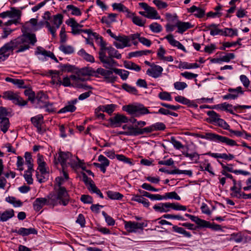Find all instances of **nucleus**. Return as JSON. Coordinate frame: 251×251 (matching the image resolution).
I'll return each instance as SVG.
<instances>
[{
  "instance_id": "nucleus-1",
  "label": "nucleus",
  "mask_w": 251,
  "mask_h": 251,
  "mask_svg": "<svg viewBox=\"0 0 251 251\" xmlns=\"http://www.w3.org/2000/svg\"><path fill=\"white\" fill-rule=\"evenodd\" d=\"M63 180V179L61 177H58L56 178L58 188H55V193H50L48 196L49 199V202L53 206L58 204L66 206L70 201V197L67 191L64 187L61 186Z\"/></svg>"
},
{
  "instance_id": "nucleus-2",
  "label": "nucleus",
  "mask_w": 251,
  "mask_h": 251,
  "mask_svg": "<svg viewBox=\"0 0 251 251\" xmlns=\"http://www.w3.org/2000/svg\"><path fill=\"white\" fill-rule=\"evenodd\" d=\"M99 58L101 63L104 64L106 68L116 66L118 64L113 58H115L120 59L122 58V54L112 46H104V49L100 50L99 52Z\"/></svg>"
},
{
  "instance_id": "nucleus-3",
  "label": "nucleus",
  "mask_w": 251,
  "mask_h": 251,
  "mask_svg": "<svg viewBox=\"0 0 251 251\" xmlns=\"http://www.w3.org/2000/svg\"><path fill=\"white\" fill-rule=\"evenodd\" d=\"M16 52H23L30 48L29 44L34 46L37 42L36 35L34 33H26L10 41Z\"/></svg>"
},
{
  "instance_id": "nucleus-4",
  "label": "nucleus",
  "mask_w": 251,
  "mask_h": 251,
  "mask_svg": "<svg viewBox=\"0 0 251 251\" xmlns=\"http://www.w3.org/2000/svg\"><path fill=\"white\" fill-rule=\"evenodd\" d=\"M63 15L61 14H57L53 16V25H51L50 22L48 21H41L39 23H37V25L39 28H41L44 25H45L48 28L49 31L51 34L52 38H55L56 37V30L62 25L63 23Z\"/></svg>"
},
{
  "instance_id": "nucleus-5",
  "label": "nucleus",
  "mask_w": 251,
  "mask_h": 251,
  "mask_svg": "<svg viewBox=\"0 0 251 251\" xmlns=\"http://www.w3.org/2000/svg\"><path fill=\"white\" fill-rule=\"evenodd\" d=\"M194 136L196 137L225 143L230 146H238L236 141L232 139L211 132L205 133V135L196 133Z\"/></svg>"
},
{
  "instance_id": "nucleus-6",
  "label": "nucleus",
  "mask_w": 251,
  "mask_h": 251,
  "mask_svg": "<svg viewBox=\"0 0 251 251\" xmlns=\"http://www.w3.org/2000/svg\"><path fill=\"white\" fill-rule=\"evenodd\" d=\"M123 110L136 117L150 113L149 110L142 104L138 105H128L124 106Z\"/></svg>"
},
{
  "instance_id": "nucleus-7",
  "label": "nucleus",
  "mask_w": 251,
  "mask_h": 251,
  "mask_svg": "<svg viewBox=\"0 0 251 251\" xmlns=\"http://www.w3.org/2000/svg\"><path fill=\"white\" fill-rule=\"evenodd\" d=\"M124 224L125 228L128 233L136 232L138 229L143 230L144 227L147 226V224L144 222L138 223L125 221Z\"/></svg>"
},
{
  "instance_id": "nucleus-8",
  "label": "nucleus",
  "mask_w": 251,
  "mask_h": 251,
  "mask_svg": "<svg viewBox=\"0 0 251 251\" xmlns=\"http://www.w3.org/2000/svg\"><path fill=\"white\" fill-rule=\"evenodd\" d=\"M66 24L72 28L71 33L73 35L79 34L82 32L90 35L92 32V30L90 29H79L78 27L77 22L73 18H71L67 20L66 21Z\"/></svg>"
},
{
  "instance_id": "nucleus-9",
  "label": "nucleus",
  "mask_w": 251,
  "mask_h": 251,
  "mask_svg": "<svg viewBox=\"0 0 251 251\" xmlns=\"http://www.w3.org/2000/svg\"><path fill=\"white\" fill-rule=\"evenodd\" d=\"M2 97L5 99L11 100L15 104L20 106H25L27 104V101L23 100L18 95L11 91L4 92Z\"/></svg>"
},
{
  "instance_id": "nucleus-10",
  "label": "nucleus",
  "mask_w": 251,
  "mask_h": 251,
  "mask_svg": "<svg viewBox=\"0 0 251 251\" xmlns=\"http://www.w3.org/2000/svg\"><path fill=\"white\" fill-rule=\"evenodd\" d=\"M50 73L52 75V83L54 84L55 83V78H57L58 82L59 84H62L65 87L70 86L71 85V81L70 77H65L63 78V80L61 81V78L59 77L60 73L58 71H50Z\"/></svg>"
},
{
  "instance_id": "nucleus-11",
  "label": "nucleus",
  "mask_w": 251,
  "mask_h": 251,
  "mask_svg": "<svg viewBox=\"0 0 251 251\" xmlns=\"http://www.w3.org/2000/svg\"><path fill=\"white\" fill-rule=\"evenodd\" d=\"M139 5L147 12L146 18L151 19H159L160 18L157 11L154 8L149 6L147 3L141 2Z\"/></svg>"
},
{
  "instance_id": "nucleus-12",
  "label": "nucleus",
  "mask_w": 251,
  "mask_h": 251,
  "mask_svg": "<svg viewBox=\"0 0 251 251\" xmlns=\"http://www.w3.org/2000/svg\"><path fill=\"white\" fill-rule=\"evenodd\" d=\"M117 41L114 42L113 44L117 49H123L126 47H130V38L127 36H119L115 39Z\"/></svg>"
},
{
  "instance_id": "nucleus-13",
  "label": "nucleus",
  "mask_w": 251,
  "mask_h": 251,
  "mask_svg": "<svg viewBox=\"0 0 251 251\" xmlns=\"http://www.w3.org/2000/svg\"><path fill=\"white\" fill-rule=\"evenodd\" d=\"M111 126L119 127L123 123L128 122V118L125 115L117 114L114 117L110 118L109 120Z\"/></svg>"
},
{
  "instance_id": "nucleus-14",
  "label": "nucleus",
  "mask_w": 251,
  "mask_h": 251,
  "mask_svg": "<svg viewBox=\"0 0 251 251\" xmlns=\"http://www.w3.org/2000/svg\"><path fill=\"white\" fill-rule=\"evenodd\" d=\"M32 124L37 128L39 133L43 134L45 132V129L42 127L44 123L43 116L41 114L38 115L31 118Z\"/></svg>"
},
{
  "instance_id": "nucleus-15",
  "label": "nucleus",
  "mask_w": 251,
  "mask_h": 251,
  "mask_svg": "<svg viewBox=\"0 0 251 251\" xmlns=\"http://www.w3.org/2000/svg\"><path fill=\"white\" fill-rule=\"evenodd\" d=\"M22 12L14 7H11L10 11H7L0 13V18H5L7 17L13 19H20Z\"/></svg>"
},
{
  "instance_id": "nucleus-16",
  "label": "nucleus",
  "mask_w": 251,
  "mask_h": 251,
  "mask_svg": "<svg viewBox=\"0 0 251 251\" xmlns=\"http://www.w3.org/2000/svg\"><path fill=\"white\" fill-rule=\"evenodd\" d=\"M163 70L162 67L154 64L148 69L147 74L152 77L157 78L161 75Z\"/></svg>"
},
{
  "instance_id": "nucleus-17",
  "label": "nucleus",
  "mask_w": 251,
  "mask_h": 251,
  "mask_svg": "<svg viewBox=\"0 0 251 251\" xmlns=\"http://www.w3.org/2000/svg\"><path fill=\"white\" fill-rule=\"evenodd\" d=\"M14 50L11 41L4 44L0 49V54L4 58H7Z\"/></svg>"
},
{
  "instance_id": "nucleus-18",
  "label": "nucleus",
  "mask_w": 251,
  "mask_h": 251,
  "mask_svg": "<svg viewBox=\"0 0 251 251\" xmlns=\"http://www.w3.org/2000/svg\"><path fill=\"white\" fill-rule=\"evenodd\" d=\"M51 204L49 202V199L45 198H37L33 202V206L34 209L39 211L45 205Z\"/></svg>"
},
{
  "instance_id": "nucleus-19",
  "label": "nucleus",
  "mask_w": 251,
  "mask_h": 251,
  "mask_svg": "<svg viewBox=\"0 0 251 251\" xmlns=\"http://www.w3.org/2000/svg\"><path fill=\"white\" fill-rule=\"evenodd\" d=\"M228 91L232 93L225 95L223 97L224 99L226 100L230 99L234 100L238 97L239 93L241 94H243V91L242 90L241 87H238L236 89L229 88L228 89Z\"/></svg>"
},
{
  "instance_id": "nucleus-20",
  "label": "nucleus",
  "mask_w": 251,
  "mask_h": 251,
  "mask_svg": "<svg viewBox=\"0 0 251 251\" xmlns=\"http://www.w3.org/2000/svg\"><path fill=\"white\" fill-rule=\"evenodd\" d=\"M207 114L210 117L212 122L224 123V126H223L226 129H228L229 126L223 120L220 119L219 114L214 111H209L207 112Z\"/></svg>"
},
{
  "instance_id": "nucleus-21",
  "label": "nucleus",
  "mask_w": 251,
  "mask_h": 251,
  "mask_svg": "<svg viewBox=\"0 0 251 251\" xmlns=\"http://www.w3.org/2000/svg\"><path fill=\"white\" fill-rule=\"evenodd\" d=\"M175 26L178 28L177 32L181 34H182L186 30L193 27V26L189 22H183L181 21H177Z\"/></svg>"
},
{
  "instance_id": "nucleus-22",
  "label": "nucleus",
  "mask_w": 251,
  "mask_h": 251,
  "mask_svg": "<svg viewBox=\"0 0 251 251\" xmlns=\"http://www.w3.org/2000/svg\"><path fill=\"white\" fill-rule=\"evenodd\" d=\"M165 38L168 40V42L172 46L176 47L178 49L182 50L184 52H186L184 47L179 41L176 40L174 38V36L172 34H169L167 35Z\"/></svg>"
},
{
  "instance_id": "nucleus-23",
  "label": "nucleus",
  "mask_w": 251,
  "mask_h": 251,
  "mask_svg": "<svg viewBox=\"0 0 251 251\" xmlns=\"http://www.w3.org/2000/svg\"><path fill=\"white\" fill-rule=\"evenodd\" d=\"M13 232L17 233L18 234L23 236H27L30 234H37V231L34 228H25L24 227H21L18 230H13Z\"/></svg>"
},
{
  "instance_id": "nucleus-24",
  "label": "nucleus",
  "mask_w": 251,
  "mask_h": 251,
  "mask_svg": "<svg viewBox=\"0 0 251 251\" xmlns=\"http://www.w3.org/2000/svg\"><path fill=\"white\" fill-rule=\"evenodd\" d=\"M200 227H207L212 229L214 230H222L221 226L219 225L215 224L214 223H211L208 221L202 220Z\"/></svg>"
},
{
  "instance_id": "nucleus-25",
  "label": "nucleus",
  "mask_w": 251,
  "mask_h": 251,
  "mask_svg": "<svg viewBox=\"0 0 251 251\" xmlns=\"http://www.w3.org/2000/svg\"><path fill=\"white\" fill-rule=\"evenodd\" d=\"M71 156V153L69 152L60 151L59 152L58 161L60 163L62 168L66 166V161Z\"/></svg>"
},
{
  "instance_id": "nucleus-26",
  "label": "nucleus",
  "mask_w": 251,
  "mask_h": 251,
  "mask_svg": "<svg viewBox=\"0 0 251 251\" xmlns=\"http://www.w3.org/2000/svg\"><path fill=\"white\" fill-rule=\"evenodd\" d=\"M218 25L212 24L206 26L207 29L210 30V33L211 35L215 36L218 34L222 35L223 30L218 28Z\"/></svg>"
},
{
  "instance_id": "nucleus-27",
  "label": "nucleus",
  "mask_w": 251,
  "mask_h": 251,
  "mask_svg": "<svg viewBox=\"0 0 251 251\" xmlns=\"http://www.w3.org/2000/svg\"><path fill=\"white\" fill-rule=\"evenodd\" d=\"M92 35L95 38L98 44L100 46V50H102L104 49V46H106V43L103 41V38L96 32H93L92 31L89 35Z\"/></svg>"
},
{
  "instance_id": "nucleus-28",
  "label": "nucleus",
  "mask_w": 251,
  "mask_h": 251,
  "mask_svg": "<svg viewBox=\"0 0 251 251\" xmlns=\"http://www.w3.org/2000/svg\"><path fill=\"white\" fill-rule=\"evenodd\" d=\"M131 200L141 203L146 207H148L150 205L149 201L141 196L135 195L132 198Z\"/></svg>"
},
{
  "instance_id": "nucleus-29",
  "label": "nucleus",
  "mask_w": 251,
  "mask_h": 251,
  "mask_svg": "<svg viewBox=\"0 0 251 251\" xmlns=\"http://www.w3.org/2000/svg\"><path fill=\"white\" fill-rule=\"evenodd\" d=\"M0 126L1 131L5 133L10 126L9 119L8 118H2L0 122Z\"/></svg>"
},
{
  "instance_id": "nucleus-30",
  "label": "nucleus",
  "mask_w": 251,
  "mask_h": 251,
  "mask_svg": "<svg viewBox=\"0 0 251 251\" xmlns=\"http://www.w3.org/2000/svg\"><path fill=\"white\" fill-rule=\"evenodd\" d=\"M116 105L114 104H107L105 105H100V109L102 112H105L108 114L111 115L115 110Z\"/></svg>"
},
{
  "instance_id": "nucleus-31",
  "label": "nucleus",
  "mask_w": 251,
  "mask_h": 251,
  "mask_svg": "<svg viewBox=\"0 0 251 251\" xmlns=\"http://www.w3.org/2000/svg\"><path fill=\"white\" fill-rule=\"evenodd\" d=\"M14 216V211L13 210H6L1 214L0 220L2 222L6 221Z\"/></svg>"
},
{
  "instance_id": "nucleus-32",
  "label": "nucleus",
  "mask_w": 251,
  "mask_h": 251,
  "mask_svg": "<svg viewBox=\"0 0 251 251\" xmlns=\"http://www.w3.org/2000/svg\"><path fill=\"white\" fill-rule=\"evenodd\" d=\"M169 203H161L158 205H155L153 208L155 210L160 212H167L169 209Z\"/></svg>"
},
{
  "instance_id": "nucleus-33",
  "label": "nucleus",
  "mask_w": 251,
  "mask_h": 251,
  "mask_svg": "<svg viewBox=\"0 0 251 251\" xmlns=\"http://www.w3.org/2000/svg\"><path fill=\"white\" fill-rule=\"evenodd\" d=\"M112 7L114 9H117L119 10L120 12H126L128 13V16L130 17V15H133V14L130 13L129 12L128 9L122 3H114L112 5Z\"/></svg>"
},
{
  "instance_id": "nucleus-34",
  "label": "nucleus",
  "mask_w": 251,
  "mask_h": 251,
  "mask_svg": "<svg viewBox=\"0 0 251 251\" xmlns=\"http://www.w3.org/2000/svg\"><path fill=\"white\" fill-rule=\"evenodd\" d=\"M124 66L126 69L133 70L136 72H139L141 69L140 66L132 62L125 61L124 62Z\"/></svg>"
},
{
  "instance_id": "nucleus-35",
  "label": "nucleus",
  "mask_w": 251,
  "mask_h": 251,
  "mask_svg": "<svg viewBox=\"0 0 251 251\" xmlns=\"http://www.w3.org/2000/svg\"><path fill=\"white\" fill-rule=\"evenodd\" d=\"M237 30L231 28H225L223 30L222 35L233 37L237 35Z\"/></svg>"
},
{
  "instance_id": "nucleus-36",
  "label": "nucleus",
  "mask_w": 251,
  "mask_h": 251,
  "mask_svg": "<svg viewBox=\"0 0 251 251\" xmlns=\"http://www.w3.org/2000/svg\"><path fill=\"white\" fill-rule=\"evenodd\" d=\"M37 100L38 103L40 105L42 103L43 105L45 104V101H47L48 99V96L43 92L38 93L35 98Z\"/></svg>"
},
{
  "instance_id": "nucleus-37",
  "label": "nucleus",
  "mask_w": 251,
  "mask_h": 251,
  "mask_svg": "<svg viewBox=\"0 0 251 251\" xmlns=\"http://www.w3.org/2000/svg\"><path fill=\"white\" fill-rule=\"evenodd\" d=\"M139 127L135 126H129L127 127V130L126 131V135L128 136H138L139 135Z\"/></svg>"
},
{
  "instance_id": "nucleus-38",
  "label": "nucleus",
  "mask_w": 251,
  "mask_h": 251,
  "mask_svg": "<svg viewBox=\"0 0 251 251\" xmlns=\"http://www.w3.org/2000/svg\"><path fill=\"white\" fill-rule=\"evenodd\" d=\"M234 57V55L232 53H227L226 55H224L218 59H213L212 61L214 62L215 60H216L217 62H229L231 59H233Z\"/></svg>"
},
{
  "instance_id": "nucleus-39",
  "label": "nucleus",
  "mask_w": 251,
  "mask_h": 251,
  "mask_svg": "<svg viewBox=\"0 0 251 251\" xmlns=\"http://www.w3.org/2000/svg\"><path fill=\"white\" fill-rule=\"evenodd\" d=\"M107 196L111 200H121L123 198V195L119 192L108 191Z\"/></svg>"
},
{
  "instance_id": "nucleus-40",
  "label": "nucleus",
  "mask_w": 251,
  "mask_h": 251,
  "mask_svg": "<svg viewBox=\"0 0 251 251\" xmlns=\"http://www.w3.org/2000/svg\"><path fill=\"white\" fill-rule=\"evenodd\" d=\"M234 197L238 199H251V193L249 194H246L245 193H241L240 186V188H239L238 190H237L234 192Z\"/></svg>"
},
{
  "instance_id": "nucleus-41",
  "label": "nucleus",
  "mask_w": 251,
  "mask_h": 251,
  "mask_svg": "<svg viewBox=\"0 0 251 251\" xmlns=\"http://www.w3.org/2000/svg\"><path fill=\"white\" fill-rule=\"evenodd\" d=\"M25 162L27 165L28 169H33V159L32 158L31 154L29 152H26L25 154Z\"/></svg>"
},
{
  "instance_id": "nucleus-42",
  "label": "nucleus",
  "mask_w": 251,
  "mask_h": 251,
  "mask_svg": "<svg viewBox=\"0 0 251 251\" xmlns=\"http://www.w3.org/2000/svg\"><path fill=\"white\" fill-rule=\"evenodd\" d=\"M122 88L126 92L134 94L137 95L138 93L137 90L135 87L131 86L127 83H124L122 86Z\"/></svg>"
},
{
  "instance_id": "nucleus-43",
  "label": "nucleus",
  "mask_w": 251,
  "mask_h": 251,
  "mask_svg": "<svg viewBox=\"0 0 251 251\" xmlns=\"http://www.w3.org/2000/svg\"><path fill=\"white\" fill-rule=\"evenodd\" d=\"M112 71L116 74L120 75L121 78L123 80H126L127 78L129 75V72L125 70L123 71L117 68H114L112 69Z\"/></svg>"
},
{
  "instance_id": "nucleus-44",
  "label": "nucleus",
  "mask_w": 251,
  "mask_h": 251,
  "mask_svg": "<svg viewBox=\"0 0 251 251\" xmlns=\"http://www.w3.org/2000/svg\"><path fill=\"white\" fill-rule=\"evenodd\" d=\"M80 54L81 55V56L86 61L90 62H94L95 59L94 57L87 53L84 50L81 49L79 51Z\"/></svg>"
},
{
  "instance_id": "nucleus-45",
  "label": "nucleus",
  "mask_w": 251,
  "mask_h": 251,
  "mask_svg": "<svg viewBox=\"0 0 251 251\" xmlns=\"http://www.w3.org/2000/svg\"><path fill=\"white\" fill-rule=\"evenodd\" d=\"M33 169H27L24 175V177L28 184L33 183V180L32 178V172Z\"/></svg>"
},
{
  "instance_id": "nucleus-46",
  "label": "nucleus",
  "mask_w": 251,
  "mask_h": 251,
  "mask_svg": "<svg viewBox=\"0 0 251 251\" xmlns=\"http://www.w3.org/2000/svg\"><path fill=\"white\" fill-rule=\"evenodd\" d=\"M199 67V65L197 63H188L187 62H181L179 64V68L183 69H192L197 68Z\"/></svg>"
},
{
  "instance_id": "nucleus-47",
  "label": "nucleus",
  "mask_w": 251,
  "mask_h": 251,
  "mask_svg": "<svg viewBox=\"0 0 251 251\" xmlns=\"http://www.w3.org/2000/svg\"><path fill=\"white\" fill-rule=\"evenodd\" d=\"M67 8L69 10H71V14L75 16H80L81 12L79 8L73 5L70 4L67 6Z\"/></svg>"
},
{
  "instance_id": "nucleus-48",
  "label": "nucleus",
  "mask_w": 251,
  "mask_h": 251,
  "mask_svg": "<svg viewBox=\"0 0 251 251\" xmlns=\"http://www.w3.org/2000/svg\"><path fill=\"white\" fill-rule=\"evenodd\" d=\"M71 78V81H72V85L73 86H75L77 87H80L79 85L77 84V83L80 81H84L85 80V78H80L78 77H77V75H72L70 76Z\"/></svg>"
},
{
  "instance_id": "nucleus-49",
  "label": "nucleus",
  "mask_w": 251,
  "mask_h": 251,
  "mask_svg": "<svg viewBox=\"0 0 251 251\" xmlns=\"http://www.w3.org/2000/svg\"><path fill=\"white\" fill-rule=\"evenodd\" d=\"M163 199H175L176 200H180V197L177 195V194L176 192H172L169 193H165V196H163Z\"/></svg>"
},
{
  "instance_id": "nucleus-50",
  "label": "nucleus",
  "mask_w": 251,
  "mask_h": 251,
  "mask_svg": "<svg viewBox=\"0 0 251 251\" xmlns=\"http://www.w3.org/2000/svg\"><path fill=\"white\" fill-rule=\"evenodd\" d=\"M24 94L28 97V100L31 102H33L35 99V93L30 89H26L25 91Z\"/></svg>"
},
{
  "instance_id": "nucleus-51",
  "label": "nucleus",
  "mask_w": 251,
  "mask_h": 251,
  "mask_svg": "<svg viewBox=\"0 0 251 251\" xmlns=\"http://www.w3.org/2000/svg\"><path fill=\"white\" fill-rule=\"evenodd\" d=\"M132 22L136 25L139 26H144L146 20H142L139 17L136 16H133L132 18Z\"/></svg>"
},
{
  "instance_id": "nucleus-52",
  "label": "nucleus",
  "mask_w": 251,
  "mask_h": 251,
  "mask_svg": "<svg viewBox=\"0 0 251 251\" xmlns=\"http://www.w3.org/2000/svg\"><path fill=\"white\" fill-rule=\"evenodd\" d=\"M116 157L117 159L119 161H123L130 165H133L132 162L131 161L132 159L126 157V156L123 154H116Z\"/></svg>"
},
{
  "instance_id": "nucleus-53",
  "label": "nucleus",
  "mask_w": 251,
  "mask_h": 251,
  "mask_svg": "<svg viewBox=\"0 0 251 251\" xmlns=\"http://www.w3.org/2000/svg\"><path fill=\"white\" fill-rule=\"evenodd\" d=\"M59 49L62 51L66 54L72 53L74 51L73 48L71 46L62 45Z\"/></svg>"
},
{
  "instance_id": "nucleus-54",
  "label": "nucleus",
  "mask_w": 251,
  "mask_h": 251,
  "mask_svg": "<svg viewBox=\"0 0 251 251\" xmlns=\"http://www.w3.org/2000/svg\"><path fill=\"white\" fill-rule=\"evenodd\" d=\"M76 107L74 105H73V104H70L69 103V105L65 106L64 108L61 109L58 113H65L66 112H74L76 110Z\"/></svg>"
},
{
  "instance_id": "nucleus-55",
  "label": "nucleus",
  "mask_w": 251,
  "mask_h": 251,
  "mask_svg": "<svg viewBox=\"0 0 251 251\" xmlns=\"http://www.w3.org/2000/svg\"><path fill=\"white\" fill-rule=\"evenodd\" d=\"M151 30L155 33L160 32L162 30V26L157 23H153L150 25Z\"/></svg>"
},
{
  "instance_id": "nucleus-56",
  "label": "nucleus",
  "mask_w": 251,
  "mask_h": 251,
  "mask_svg": "<svg viewBox=\"0 0 251 251\" xmlns=\"http://www.w3.org/2000/svg\"><path fill=\"white\" fill-rule=\"evenodd\" d=\"M169 209L172 208L176 210H182L185 211L186 210V207L185 206H183L179 205L178 204H176L175 203H169Z\"/></svg>"
},
{
  "instance_id": "nucleus-57",
  "label": "nucleus",
  "mask_w": 251,
  "mask_h": 251,
  "mask_svg": "<svg viewBox=\"0 0 251 251\" xmlns=\"http://www.w3.org/2000/svg\"><path fill=\"white\" fill-rule=\"evenodd\" d=\"M183 154L187 157H189L191 161H197L199 159V155L196 152L189 153L188 152H183Z\"/></svg>"
},
{
  "instance_id": "nucleus-58",
  "label": "nucleus",
  "mask_w": 251,
  "mask_h": 251,
  "mask_svg": "<svg viewBox=\"0 0 251 251\" xmlns=\"http://www.w3.org/2000/svg\"><path fill=\"white\" fill-rule=\"evenodd\" d=\"M6 201L13 204L15 206H21L22 202L20 201H17L16 199L12 197H8L6 198Z\"/></svg>"
},
{
  "instance_id": "nucleus-59",
  "label": "nucleus",
  "mask_w": 251,
  "mask_h": 251,
  "mask_svg": "<svg viewBox=\"0 0 251 251\" xmlns=\"http://www.w3.org/2000/svg\"><path fill=\"white\" fill-rule=\"evenodd\" d=\"M186 217L189 218L192 221L195 222L197 225L198 227H200L202 219L199 218L198 217L195 216L194 215H190L189 214H185Z\"/></svg>"
},
{
  "instance_id": "nucleus-60",
  "label": "nucleus",
  "mask_w": 251,
  "mask_h": 251,
  "mask_svg": "<svg viewBox=\"0 0 251 251\" xmlns=\"http://www.w3.org/2000/svg\"><path fill=\"white\" fill-rule=\"evenodd\" d=\"M61 68L62 72L74 73L75 70H76V68L74 66L69 64H64L61 65Z\"/></svg>"
},
{
  "instance_id": "nucleus-61",
  "label": "nucleus",
  "mask_w": 251,
  "mask_h": 251,
  "mask_svg": "<svg viewBox=\"0 0 251 251\" xmlns=\"http://www.w3.org/2000/svg\"><path fill=\"white\" fill-rule=\"evenodd\" d=\"M138 130H139V135H142L144 134H148V133H150L153 131L151 125L149 126L146 127L144 128L139 127Z\"/></svg>"
},
{
  "instance_id": "nucleus-62",
  "label": "nucleus",
  "mask_w": 251,
  "mask_h": 251,
  "mask_svg": "<svg viewBox=\"0 0 251 251\" xmlns=\"http://www.w3.org/2000/svg\"><path fill=\"white\" fill-rule=\"evenodd\" d=\"M151 126L153 131L156 130H163L166 128L165 125L162 123H156Z\"/></svg>"
},
{
  "instance_id": "nucleus-63",
  "label": "nucleus",
  "mask_w": 251,
  "mask_h": 251,
  "mask_svg": "<svg viewBox=\"0 0 251 251\" xmlns=\"http://www.w3.org/2000/svg\"><path fill=\"white\" fill-rule=\"evenodd\" d=\"M170 142L174 145L176 149H180L183 148L182 144L177 141L174 137H171Z\"/></svg>"
},
{
  "instance_id": "nucleus-64",
  "label": "nucleus",
  "mask_w": 251,
  "mask_h": 251,
  "mask_svg": "<svg viewBox=\"0 0 251 251\" xmlns=\"http://www.w3.org/2000/svg\"><path fill=\"white\" fill-rule=\"evenodd\" d=\"M81 201L85 203H92L93 202V198L89 195H82L80 198Z\"/></svg>"
}]
</instances>
